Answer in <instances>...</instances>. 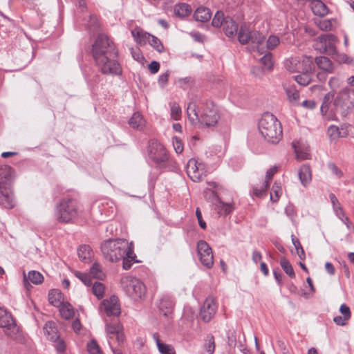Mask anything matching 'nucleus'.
Listing matches in <instances>:
<instances>
[{
  "label": "nucleus",
  "instance_id": "obj_1",
  "mask_svg": "<svg viewBox=\"0 0 354 354\" xmlns=\"http://www.w3.org/2000/svg\"><path fill=\"white\" fill-rule=\"evenodd\" d=\"M117 51L106 35H99L93 46V55L101 72L106 75H120L122 68L118 62Z\"/></svg>",
  "mask_w": 354,
  "mask_h": 354
},
{
  "label": "nucleus",
  "instance_id": "obj_2",
  "mask_svg": "<svg viewBox=\"0 0 354 354\" xmlns=\"http://www.w3.org/2000/svg\"><path fill=\"white\" fill-rule=\"evenodd\" d=\"M101 250L104 259L110 262H117L122 259V267L124 270L129 269L136 261L133 243L126 239L105 241L101 245Z\"/></svg>",
  "mask_w": 354,
  "mask_h": 354
},
{
  "label": "nucleus",
  "instance_id": "obj_3",
  "mask_svg": "<svg viewBox=\"0 0 354 354\" xmlns=\"http://www.w3.org/2000/svg\"><path fill=\"white\" fill-rule=\"evenodd\" d=\"M187 114L192 124L201 128L214 127L220 119L218 109L212 102H207L199 108L195 103L190 102L187 106Z\"/></svg>",
  "mask_w": 354,
  "mask_h": 354
},
{
  "label": "nucleus",
  "instance_id": "obj_4",
  "mask_svg": "<svg viewBox=\"0 0 354 354\" xmlns=\"http://www.w3.org/2000/svg\"><path fill=\"white\" fill-rule=\"evenodd\" d=\"M15 171L8 165L0 167V204L8 209L13 208L16 201L12 189Z\"/></svg>",
  "mask_w": 354,
  "mask_h": 354
},
{
  "label": "nucleus",
  "instance_id": "obj_5",
  "mask_svg": "<svg viewBox=\"0 0 354 354\" xmlns=\"http://www.w3.org/2000/svg\"><path fill=\"white\" fill-rule=\"evenodd\" d=\"M259 132L268 142L278 143L282 138V127L277 118L270 113H264L258 124Z\"/></svg>",
  "mask_w": 354,
  "mask_h": 354
},
{
  "label": "nucleus",
  "instance_id": "obj_6",
  "mask_svg": "<svg viewBox=\"0 0 354 354\" xmlns=\"http://www.w3.org/2000/svg\"><path fill=\"white\" fill-rule=\"evenodd\" d=\"M238 39L242 44L250 42V49L263 54L266 51L265 37L260 32L251 30L246 25H242L238 32Z\"/></svg>",
  "mask_w": 354,
  "mask_h": 354
},
{
  "label": "nucleus",
  "instance_id": "obj_7",
  "mask_svg": "<svg viewBox=\"0 0 354 354\" xmlns=\"http://www.w3.org/2000/svg\"><path fill=\"white\" fill-rule=\"evenodd\" d=\"M120 286L127 295L138 301L142 299L146 295V288L138 279L131 276H124L120 279Z\"/></svg>",
  "mask_w": 354,
  "mask_h": 354
},
{
  "label": "nucleus",
  "instance_id": "obj_8",
  "mask_svg": "<svg viewBox=\"0 0 354 354\" xmlns=\"http://www.w3.org/2000/svg\"><path fill=\"white\" fill-rule=\"evenodd\" d=\"M78 214L77 205L71 199L60 201L55 211V218L60 223H68L75 218Z\"/></svg>",
  "mask_w": 354,
  "mask_h": 354
},
{
  "label": "nucleus",
  "instance_id": "obj_9",
  "mask_svg": "<svg viewBox=\"0 0 354 354\" xmlns=\"http://www.w3.org/2000/svg\"><path fill=\"white\" fill-rule=\"evenodd\" d=\"M214 27H222L225 35L231 37L236 35L238 30V25L230 17H224L222 12L218 11L212 21Z\"/></svg>",
  "mask_w": 354,
  "mask_h": 354
},
{
  "label": "nucleus",
  "instance_id": "obj_10",
  "mask_svg": "<svg viewBox=\"0 0 354 354\" xmlns=\"http://www.w3.org/2000/svg\"><path fill=\"white\" fill-rule=\"evenodd\" d=\"M286 68L290 73H300L301 71H313V62L311 57H292L285 62Z\"/></svg>",
  "mask_w": 354,
  "mask_h": 354
},
{
  "label": "nucleus",
  "instance_id": "obj_11",
  "mask_svg": "<svg viewBox=\"0 0 354 354\" xmlns=\"http://www.w3.org/2000/svg\"><path fill=\"white\" fill-rule=\"evenodd\" d=\"M337 38L332 34H326L319 36L315 41V48L321 53H326L330 55L336 53Z\"/></svg>",
  "mask_w": 354,
  "mask_h": 354
},
{
  "label": "nucleus",
  "instance_id": "obj_12",
  "mask_svg": "<svg viewBox=\"0 0 354 354\" xmlns=\"http://www.w3.org/2000/svg\"><path fill=\"white\" fill-rule=\"evenodd\" d=\"M0 327L4 328L6 335L11 338H15L19 330L11 315L1 307H0Z\"/></svg>",
  "mask_w": 354,
  "mask_h": 354
},
{
  "label": "nucleus",
  "instance_id": "obj_13",
  "mask_svg": "<svg viewBox=\"0 0 354 354\" xmlns=\"http://www.w3.org/2000/svg\"><path fill=\"white\" fill-rule=\"evenodd\" d=\"M186 171L188 176L194 182H199L202 180L203 176L206 175L205 165L201 162H198L195 158L189 160Z\"/></svg>",
  "mask_w": 354,
  "mask_h": 354
},
{
  "label": "nucleus",
  "instance_id": "obj_14",
  "mask_svg": "<svg viewBox=\"0 0 354 354\" xmlns=\"http://www.w3.org/2000/svg\"><path fill=\"white\" fill-rule=\"evenodd\" d=\"M197 253L202 265L206 268H211L214 265V256L212 248L205 241H200L197 244Z\"/></svg>",
  "mask_w": 354,
  "mask_h": 354
},
{
  "label": "nucleus",
  "instance_id": "obj_15",
  "mask_svg": "<svg viewBox=\"0 0 354 354\" xmlns=\"http://www.w3.org/2000/svg\"><path fill=\"white\" fill-rule=\"evenodd\" d=\"M149 156L156 162H163L168 159V154L164 145L157 140H151L149 142Z\"/></svg>",
  "mask_w": 354,
  "mask_h": 354
},
{
  "label": "nucleus",
  "instance_id": "obj_16",
  "mask_svg": "<svg viewBox=\"0 0 354 354\" xmlns=\"http://www.w3.org/2000/svg\"><path fill=\"white\" fill-rule=\"evenodd\" d=\"M216 309L217 305L214 298L207 297L201 308L200 316L201 319L205 322H209L216 314Z\"/></svg>",
  "mask_w": 354,
  "mask_h": 354
},
{
  "label": "nucleus",
  "instance_id": "obj_17",
  "mask_svg": "<svg viewBox=\"0 0 354 354\" xmlns=\"http://www.w3.org/2000/svg\"><path fill=\"white\" fill-rule=\"evenodd\" d=\"M102 306L108 316H118L120 313L118 298L115 296H111L109 299L104 300Z\"/></svg>",
  "mask_w": 354,
  "mask_h": 354
},
{
  "label": "nucleus",
  "instance_id": "obj_18",
  "mask_svg": "<svg viewBox=\"0 0 354 354\" xmlns=\"http://www.w3.org/2000/svg\"><path fill=\"white\" fill-rule=\"evenodd\" d=\"M292 146L295 149L296 158L298 160H304L310 158V147L306 142L302 140H298L294 142Z\"/></svg>",
  "mask_w": 354,
  "mask_h": 354
},
{
  "label": "nucleus",
  "instance_id": "obj_19",
  "mask_svg": "<svg viewBox=\"0 0 354 354\" xmlns=\"http://www.w3.org/2000/svg\"><path fill=\"white\" fill-rule=\"evenodd\" d=\"M283 88L289 103L292 106H297L299 103L300 95L299 91L294 86L287 84H283Z\"/></svg>",
  "mask_w": 354,
  "mask_h": 354
},
{
  "label": "nucleus",
  "instance_id": "obj_20",
  "mask_svg": "<svg viewBox=\"0 0 354 354\" xmlns=\"http://www.w3.org/2000/svg\"><path fill=\"white\" fill-rule=\"evenodd\" d=\"M348 92V89L345 88L338 93L333 102L337 109L342 110L344 107L348 106L349 101Z\"/></svg>",
  "mask_w": 354,
  "mask_h": 354
},
{
  "label": "nucleus",
  "instance_id": "obj_21",
  "mask_svg": "<svg viewBox=\"0 0 354 354\" xmlns=\"http://www.w3.org/2000/svg\"><path fill=\"white\" fill-rule=\"evenodd\" d=\"M298 176L301 183L304 186L309 185L312 179V174L310 167L306 165H301L299 169Z\"/></svg>",
  "mask_w": 354,
  "mask_h": 354
},
{
  "label": "nucleus",
  "instance_id": "obj_22",
  "mask_svg": "<svg viewBox=\"0 0 354 354\" xmlns=\"http://www.w3.org/2000/svg\"><path fill=\"white\" fill-rule=\"evenodd\" d=\"M145 124V120L143 118L142 115L138 112L134 113L129 121V124L131 128L140 131L144 129Z\"/></svg>",
  "mask_w": 354,
  "mask_h": 354
},
{
  "label": "nucleus",
  "instance_id": "obj_23",
  "mask_svg": "<svg viewBox=\"0 0 354 354\" xmlns=\"http://www.w3.org/2000/svg\"><path fill=\"white\" fill-rule=\"evenodd\" d=\"M153 339L156 342L158 351L161 354H176V351L174 347L170 344H167L162 342L159 339V335L158 333H154L153 335Z\"/></svg>",
  "mask_w": 354,
  "mask_h": 354
},
{
  "label": "nucleus",
  "instance_id": "obj_24",
  "mask_svg": "<svg viewBox=\"0 0 354 354\" xmlns=\"http://www.w3.org/2000/svg\"><path fill=\"white\" fill-rule=\"evenodd\" d=\"M212 13L209 9L205 7L198 8L194 13V18L200 22H206L211 18Z\"/></svg>",
  "mask_w": 354,
  "mask_h": 354
},
{
  "label": "nucleus",
  "instance_id": "obj_25",
  "mask_svg": "<svg viewBox=\"0 0 354 354\" xmlns=\"http://www.w3.org/2000/svg\"><path fill=\"white\" fill-rule=\"evenodd\" d=\"M316 64L318 68L328 73H332L334 70V66L332 62L326 57L320 56L315 59Z\"/></svg>",
  "mask_w": 354,
  "mask_h": 354
},
{
  "label": "nucleus",
  "instance_id": "obj_26",
  "mask_svg": "<svg viewBox=\"0 0 354 354\" xmlns=\"http://www.w3.org/2000/svg\"><path fill=\"white\" fill-rule=\"evenodd\" d=\"M131 35L135 41L140 45H145L147 42H149V39L151 38V35L139 29L133 30Z\"/></svg>",
  "mask_w": 354,
  "mask_h": 354
},
{
  "label": "nucleus",
  "instance_id": "obj_27",
  "mask_svg": "<svg viewBox=\"0 0 354 354\" xmlns=\"http://www.w3.org/2000/svg\"><path fill=\"white\" fill-rule=\"evenodd\" d=\"M44 331L46 338L51 341H55L58 337L56 325L53 322H46L44 326Z\"/></svg>",
  "mask_w": 354,
  "mask_h": 354
},
{
  "label": "nucleus",
  "instance_id": "obj_28",
  "mask_svg": "<svg viewBox=\"0 0 354 354\" xmlns=\"http://www.w3.org/2000/svg\"><path fill=\"white\" fill-rule=\"evenodd\" d=\"M48 301L50 304L57 308L64 302L63 295L58 290H53L49 292Z\"/></svg>",
  "mask_w": 354,
  "mask_h": 354
},
{
  "label": "nucleus",
  "instance_id": "obj_29",
  "mask_svg": "<svg viewBox=\"0 0 354 354\" xmlns=\"http://www.w3.org/2000/svg\"><path fill=\"white\" fill-rule=\"evenodd\" d=\"M312 10L315 15L320 17L325 16L328 12L326 6L321 1L314 0L312 1Z\"/></svg>",
  "mask_w": 354,
  "mask_h": 354
},
{
  "label": "nucleus",
  "instance_id": "obj_30",
  "mask_svg": "<svg viewBox=\"0 0 354 354\" xmlns=\"http://www.w3.org/2000/svg\"><path fill=\"white\" fill-rule=\"evenodd\" d=\"M174 12L176 17L183 18L191 14L192 8L188 4L181 3L175 6Z\"/></svg>",
  "mask_w": 354,
  "mask_h": 354
},
{
  "label": "nucleus",
  "instance_id": "obj_31",
  "mask_svg": "<svg viewBox=\"0 0 354 354\" xmlns=\"http://www.w3.org/2000/svg\"><path fill=\"white\" fill-rule=\"evenodd\" d=\"M28 280L30 281L32 283L39 284L43 281L44 277L40 272L32 270L28 272V277L24 274V283L27 288Z\"/></svg>",
  "mask_w": 354,
  "mask_h": 354
},
{
  "label": "nucleus",
  "instance_id": "obj_32",
  "mask_svg": "<svg viewBox=\"0 0 354 354\" xmlns=\"http://www.w3.org/2000/svg\"><path fill=\"white\" fill-rule=\"evenodd\" d=\"M174 307V303L169 297H163L160 300L159 308L165 315L170 314Z\"/></svg>",
  "mask_w": 354,
  "mask_h": 354
},
{
  "label": "nucleus",
  "instance_id": "obj_33",
  "mask_svg": "<svg viewBox=\"0 0 354 354\" xmlns=\"http://www.w3.org/2000/svg\"><path fill=\"white\" fill-rule=\"evenodd\" d=\"M59 309L61 316L66 319H69L74 316V308L72 305L67 301H64L59 307Z\"/></svg>",
  "mask_w": 354,
  "mask_h": 354
},
{
  "label": "nucleus",
  "instance_id": "obj_34",
  "mask_svg": "<svg viewBox=\"0 0 354 354\" xmlns=\"http://www.w3.org/2000/svg\"><path fill=\"white\" fill-rule=\"evenodd\" d=\"M216 209L221 215H227L232 212L233 206L231 203H225L217 198L215 203Z\"/></svg>",
  "mask_w": 354,
  "mask_h": 354
},
{
  "label": "nucleus",
  "instance_id": "obj_35",
  "mask_svg": "<svg viewBox=\"0 0 354 354\" xmlns=\"http://www.w3.org/2000/svg\"><path fill=\"white\" fill-rule=\"evenodd\" d=\"M330 201L333 205V210L336 214V216L339 218L342 219V217H344V212L341 206V204L339 203L338 199L335 196L334 194H330L329 195Z\"/></svg>",
  "mask_w": 354,
  "mask_h": 354
},
{
  "label": "nucleus",
  "instance_id": "obj_36",
  "mask_svg": "<svg viewBox=\"0 0 354 354\" xmlns=\"http://www.w3.org/2000/svg\"><path fill=\"white\" fill-rule=\"evenodd\" d=\"M77 254L82 261H87L91 259L93 252L88 245H83L79 247Z\"/></svg>",
  "mask_w": 354,
  "mask_h": 354
},
{
  "label": "nucleus",
  "instance_id": "obj_37",
  "mask_svg": "<svg viewBox=\"0 0 354 354\" xmlns=\"http://www.w3.org/2000/svg\"><path fill=\"white\" fill-rule=\"evenodd\" d=\"M283 194V188L280 182L276 181L272 187L270 192V201L277 202Z\"/></svg>",
  "mask_w": 354,
  "mask_h": 354
},
{
  "label": "nucleus",
  "instance_id": "obj_38",
  "mask_svg": "<svg viewBox=\"0 0 354 354\" xmlns=\"http://www.w3.org/2000/svg\"><path fill=\"white\" fill-rule=\"evenodd\" d=\"M312 71H301L299 75L295 76V81L300 85H308L312 79Z\"/></svg>",
  "mask_w": 354,
  "mask_h": 354
},
{
  "label": "nucleus",
  "instance_id": "obj_39",
  "mask_svg": "<svg viewBox=\"0 0 354 354\" xmlns=\"http://www.w3.org/2000/svg\"><path fill=\"white\" fill-rule=\"evenodd\" d=\"M90 276L93 278L102 280L105 277V274L102 271L100 265L95 263L90 269Z\"/></svg>",
  "mask_w": 354,
  "mask_h": 354
},
{
  "label": "nucleus",
  "instance_id": "obj_40",
  "mask_svg": "<svg viewBox=\"0 0 354 354\" xmlns=\"http://www.w3.org/2000/svg\"><path fill=\"white\" fill-rule=\"evenodd\" d=\"M335 21L334 19H320L316 22L317 27L323 31H330L333 29V23Z\"/></svg>",
  "mask_w": 354,
  "mask_h": 354
},
{
  "label": "nucleus",
  "instance_id": "obj_41",
  "mask_svg": "<svg viewBox=\"0 0 354 354\" xmlns=\"http://www.w3.org/2000/svg\"><path fill=\"white\" fill-rule=\"evenodd\" d=\"M335 61L339 64H346L348 65H352L354 63V59L345 53H336Z\"/></svg>",
  "mask_w": 354,
  "mask_h": 354
},
{
  "label": "nucleus",
  "instance_id": "obj_42",
  "mask_svg": "<svg viewBox=\"0 0 354 354\" xmlns=\"http://www.w3.org/2000/svg\"><path fill=\"white\" fill-rule=\"evenodd\" d=\"M279 39L275 35H270L266 41H265L266 50H272L275 48L279 44ZM265 51L264 53H266Z\"/></svg>",
  "mask_w": 354,
  "mask_h": 354
},
{
  "label": "nucleus",
  "instance_id": "obj_43",
  "mask_svg": "<svg viewBox=\"0 0 354 354\" xmlns=\"http://www.w3.org/2000/svg\"><path fill=\"white\" fill-rule=\"evenodd\" d=\"M93 293L97 299L103 297L105 288L103 283L100 282H95L92 288Z\"/></svg>",
  "mask_w": 354,
  "mask_h": 354
},
{
  "label": "nucleus",
  "instance_id": "obj_44",
  "mask_svg": "<svg viewBox=\"0 0 354 354\" xmlns=\"http://www.w3.org/2000/svg\"><path fill=\"white\" fill-rule=\"evenodd\" d=\"M122 330V326L118 322L107 324L106 327V333L110 338H111L116 333Z\"/></svg>",
  "mask_w": 354,
  "mask_h": 354
},
{
  "label": "nucleus",
  "instance_id": "obj_45",
  "mask_svg": "<svg viewBox=\"0 0 354 354\" xmlns=\"http://www.w3.org/2000/svg\"><path fill=\"white\" fill-rule=\"evenodd\" d=\"M171 109V118L174 120H178L181 118L182 111L180 106L176 103H172L170 104Z\"/></svg>",
  "mask_w": 354,
  "mask_h": 354
},
{
  "label": "nucleus",
  "instance_id": "obj_46",
  "mask_svg": "<svg viewBox=\"0 0 354 354\" xmlns=\"http://www.w3.org/2000/svg\"><path fill=\"white\" fill-rule=\"evenodd\" d=\"M280 265L284 272L290 277H295V272L290 262L286 258H281L280 260Z\"/></svg>",
  "mask_w": 354,
  "mask_h": 354
},
{
  "label": "nucleus",
  "instance_id": "obj_47",
  "mask_svg": "<svg viewBox=\"0 0 354 354\" xmlns=\"http://www.w3.org/2000/svg\"><path fill=\"white\" fill-rule=\"evenodd\" d=\"M333 98L334 93L333 92H330L324 96L322 104L320 107L321 112L323 115L326 113L328 109V104L330 103Z\"/></svg>",
  "mask_w": 354,
  "mask_h": 354
},
{
  "label": "nucleus",
  "instance_id": "obj_48",
  "mask_svg": "<svg viewBox=\"0 0 354 354\" xmlns=\"http://www.w3.org/2000/svg\"><path fill=\"white\" fill-rule=\"evenodd\" d=\"M268 187V181H264L260 187H254L253 189V194L259 196V197H263L266 195V191Z\"/></svg>",
  "mask_w": 354,
  "mask_h": 354
},
{
  "label": "nucleus",
  "instance_id": "obj_49",
  "mask_svg": "<svg viewBox=\"0 0 354 354\" xmlns=\"http://www.w3.org/2000/svg\"><path fill=\"white\" fill-rule=\"evenodd\" d=\"M261 62L263 65L264 68L267 69H271L273 66L272 55L270 53L265 54L263 57L261 58Z\"/></svg>",
  "mask_w": 354,
  "mask_h": 354
},
{
  "label": "nucleus",
  "instance_id": "obj_50",
  "mask_svg": "<svg viewBox=\"0 0 354 354\" xmlns=\"http://www.w3.org/2000/svg\"><path fill=\"white\" fill-rule=\"evenodd\" d=\"M215 350L214 339L213 336L207 337V342L205 344V353L204 354H213Z\"/></svg>",
  "mask_w": 354,
  "mask_h": 354
},
{
  "label": "nucleus",
  "instance_id": "obj_51",
  "mask_svg": "<svg viewBox=\"0 0 354 354\" xmlns=\"http://www.w3.org/2000/svg\"><path fill=\"white\" fill-rule=\"evenodd\" d=\"M149 44L157 51L162 52L164 50V46L160 39L156 37L151 35V38L149 41Z\"/></svg>",
  "mask_w": 354,
  "mask_h": 354
},
{
  "label": "nucleus",
  "instance_id": "obj_52",
  "mask_svg": "<svg viewBox=\"0 0 354 354\" xmlns=\"http://www.w3.org/2000/svg\"><path fill=\"white\" fill-rule=\"evenodd\" d=\"M87 350L90 354H101V350L95 340H91L88 343Z\"/></svg>",
  "mask_w": 354,
  "mask_h": 354
},
{
  "label": "nucleus",
  "instance_id": "obj_53",
  "mask_svg": "<svg viewBox=\"0 0 354 354\" xmlns=\"http://www.w3.org/2000/svg\"><path fill=\"white\" fill-rule=\"evenodd\" d=\"M74 274L76 277L80 279L85 285L89 286L91 284V276L86 273L79 271H75Z\"/></svg>",
  "mask_w": 354,
  "mask_h": 354
},
{
  "label": "nucleus",
  "instance_id": "obj_54",
  "mask_svg": "<svg viewBox=\"0 0 354 354\" xmlns=\"http://www.w3.org/2000/svg\"><path fill=\"white\" fill-rule=\"evenodd\" d=\"M328 135L331 140H336L340 137L339 128L336 126H330L328 129Z\"/></svg>",
  "mask_w": 354,
  "mask_h": 354
},
{
  "label": "nucleus",
  "instance_id": "obj_55",
  "mask_svg": "<svg viewBox=\"0 0 354 354\" xmlns=\"http://www.w3.org/2000/svg\"><path fill=\"white\" fill-rule=\"evenodd\" d=\"M173 146L177 153H181L183 152L184 149L183 143L179 138L176 136L173 138Z\"/></svg>",
  "mask_w": 354,
  "mask_h": 354
},
{
  "label": "nucleus",
  "instance_id": "obj_56",
  "mask_svg": "<svg viewBox=\"0 0 354 354\" xmlns=\"http://www.w3.org/2000/svg\"><path fill=\"white\" fill-rule=\"evenodd\" d=\"M341 84V81L339 78L337 77H332L328 82V85L332 90L331 92H335L337 88H339Z\"/></svg>",
  "mask_w": 354,
  "mask_h": 354
},
{
  "label": "nucleus",
  "instance_id": "obj_57",
  "mask_svg": "<svg viewBox=\"0 0 354 354\" xmlns=\"http://www.w3.org/2000/svg\"><path fill=\"white\" fill-rule=\"evenodd\" d=\"M169 75H170V73L169 71H166L165 73L161 74L159 76L158 84L160 85V86L164 87L167 84L168 80H169Z\"/></svg>",
  "mask_w": 354,
  "mask_h": 354
},
{
  "label": "nucleus",
  "instance_id": "obj_58",
  "mask_svg": "<svg viewBox=\"0 0 354 354\" xmlns=\"http://www.w3.org/2000/svg\"><path fill=\"white\" fill-rule=\"evenodd\" d=\"M132 57L134 59L137 60L138 62H142L144 59V57L140 52V50L139 48H131V49Z\"/></svg>",
  "mask_w": 354,
  "mask_h": 354
},
{
  "label": "nucleus",
  "instance_id": "obj_59",
  "mask_svg": "<svg viewBox=\"0 0 354 354\" xmlns=\"http://www.w3.org/2000/svg\"><path fill=\"white\" fill-rule=\"evenodd\" d=\"M349 319H350L346 318L345 317H344L342 315V316H340V315L335 316L333 318L334 322L337 325H339V326H345V325H346Z\"/></svg>",
  "mask_w": 354,
  "mask_h": 354
},
{
  "label": "nucleus",
  "instance_id": "obj_60",
  "mask_svg": "<svg viewBox=\"0 0 354 354\" xmlns=\"http://www.w3.org/2000/svg\"><path fill=\"white\" fill-rule=\"evenodd\" d=\"M339 312L342 315V316L345 317L346 318H351V313L350 308L346 304L341 305L339 308Z\"/></svg>",
  "mask_w": 354,
  "mask_h": 354
},
{
  "label": "nucleus",
  "instance_id": "obj_61",
  "mask_svg": "<svg viewBox=\"0 0 354 354\" xmlns=\"http://www.w3.org/2000/svg\"><path fill=\"white\" fill-rule=\"evenodd\" d=\"M55 344V346L57 351L62 352L64 351L65 349V344L63 340L60 339L59 337L55 341H53Z\"/></svg>",
  "mask_w": 354,
  "mask_h": 354
},
{
  "label": "nucleus",
  "instance_id": "obj_62",
  "mask_svg": "<svg viewBox=\"0 0 354 354\" xmlns=\"http://www.w3.org/2000/svg\"><path fill=\"white\" fill-rule=\"evenodd\" d=\"M277 169L276 167L269 169L266 172V179L264 181H268V183H269V181L272 180L273 176L277 172Z\"/></svg>",
  "mask_w": 354,
  "mask_h": 354
},
{
  "label": "nucleus",
  "instance_id": "obj_63",
  "mask_svg": "<svg viewBox=\"0 0 354 354\" xmlns=\"http://www.w3.org/2000/svg\"><path fill=\"white\" fill-rule=\"evenodd\" d=\"M301 106L308 109H313L316 106V103L313 100H304L301 103Z\"/></svg>",
  "mask_w": 354,
  "mask_h": 354
},
{
  "label": "nucleus",
  "instance_id": "obj_64",
  "mask_svg": "<svg viewBox=\"0 0 354 354\" xmlns=\"http://www.w3.org/2000/svg\"><path fill=\"white\" fill-rule=\"evenodd\" d=\"M160 68V64L158 62L156 61H153L151 62V64L149 65V69L150 72L153 74L156 73Z\"/></svg>",
  "mask_w": 354,
  "mask_h": 354
}]
</instances>
